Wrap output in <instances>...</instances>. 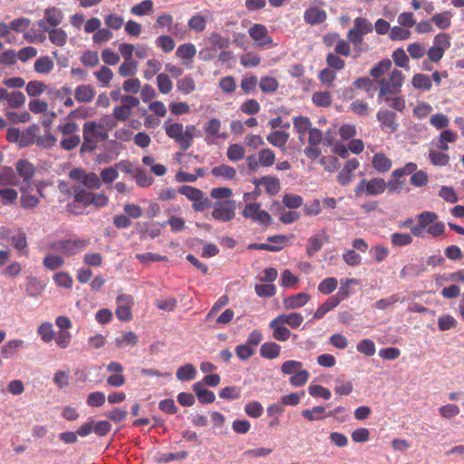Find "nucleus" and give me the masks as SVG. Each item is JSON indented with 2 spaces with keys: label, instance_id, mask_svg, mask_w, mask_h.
<instances>
[{
  "label": "nucleus",
  "instance_id": "f257e3e1",
  "mask_svg": "<svg viewBox=\"0 0 464 464\" xmlns=\"http://www.w3.org/2000/svg\"><path fill=\"white\" fill-rule=\"evenodd\" d=\"M211 216L215 220L229 222L235 218L237 203L233 199L216 201L212 203Z\"/></svg>",
  "mask_w": 464,
  "mask_h": 464
},
{
  "label": "nucleus",
  "instance_id": "f03ea898",
  "mask_svg": "<svg viewBox=\"0 0 464 464\" xmlns=\"http://www.w3.org/2000/svg\"><path fill=\"white\" fill-rule=\"evenodd\" d=\"M89 244L85 239H66L50 243L49 248L53 251H60L66 256H74L82 250Z\"/></svg>",
  "mask_w": 464,
  "mask_h": 464
},
{
  "label": "nucleus",
  "instance_id": "7ed1b4c3",
  "mask_svg": "<svg viewBox=\"0 0 464 464\" xmlns=\"http://www.w3.org/2000/svg\"><path fill=\"white\" fill-rule=\"evenodd\" d=\"M96 121H86L83 124V143L81 147V152H92L97 147L98 139L94 134Z\"/></svg>",
  "mask_w": 464,
  "mask_h": 464
},
{
  "label": "nucleus",
  "instance_id": "20e7f679",
  "mask_svg": "<svg viewBox=\"0 0 464 464\" xmlns=\"http://www.w3.org/2000/svg\"><path fill=\"white\" fill-rule=\"evenodd\" d=\"M117 308H116V316L120 321L128 322L131 319L132 314L130 312V308L133 304V297L130 295H120L117 297Z\"/></svg>",
  "mask_w": 464,
  "mask_h": 464
},
{
  "label": "nucleus",
  "instance_id": "39448f33",
  "mask_svg": "<svg viewBox=\"0 0 464 464\" xmlns=\"http://www.w3.org/2000/svg\"><path fill=\"white\" fill-rule=\"evenodd\" d=\"M396 113L389 110H381L376 114V118L381 123V129L382 130H389L392 133L395 132L399 127V124L396 122Z\"/></svg>",
  "mask_w": 464,
  "mask_h": 464
},
{
  "label": "nucleus",
  "instance_id": "423d86ee",
  "mask_svg": "<svg viewBox=\"0 0 464 464\" xmlns=\"http://www.w3.org/2000/svg\"><path fill=\"white\" fill-rule=\"evenodd\" d=\"M250 37L256 43V45L264 47L272 43L271 37L267 34V29L265 25L255 24L248 30Z\"/></svg>",
  "mask_w": 464,
  "mask_h": 464
},
{
  "label": "nucleus",
  "instance_id": "0eeeda50",
  "mask_svg": "<svg viewBox=\"0 0 464 464\" xmlns=\"http://www.w3.org/2000/svg\"><path fill=\"white\" fill-rule=\"evenodd\" d=\"M165 130L167 135L173 139L183 150L188 149V142L185 141L183 139V125L181 123H171L168 125V123L165 122Z\"/></svg>",
  "mask_w": 464,
  "mask_h": 464
},
{
  "label": "nucleus",
  "instance_id": "6e6552de",
  "mask_svg": "<svg viewBox=\"0 0 464 464\" xmlns=\"http://www.w3.org/2000/svg\"><path fill=\"white\" fill-rule=\"evenodd\" d=\"M16 171L23 178L24 183L28 184L34 175L35 169L27 160H20L16 163Z\"/></svg>",
  "mask_w": 464,
  "mask_h": 464
},
{
  "label": "nucleus",
  "instance_id": "1a4fd4ad",
  "mask_svg": "<svg viewBox=\"0 0 464 464\" xmlns=\"http://www.w3.org/2000/svg\"><path fill=\"white\" fill-rule=\"evenodd\" d=\"M95 96V91L90 84H82L76 87L74 92L75 100L79 102H91Z\"/></svg>",
  "mask_w": 464,
  "mask_h": 464
},
{
  "label": "nucleus",
  "instance_id": "9d476101",
  "mask_svg": "<svg viewBox=\"0 0 464 464\" xmlns=\"http://www.w3.org/2000/svg\"><path fill=\"white\" fill-rule=\"evenodd\" d=\"M310 300L309 295L299 293L295 295L285 297L283 301L285 309H296L304 306Z\"/></svg>",
  "mask_w": 464,
  "mask_h": 464
},
{
  "label": "nucleus",
  "instance_id": "9b49d317",
  "mask_svg": "<svg viewBox=\"0 0 464 464\" xmlns=\"http://www.w3.org/2000/svg\"><path fill=\"white\" fill-rule=\"evenodd\" d=\"M304 20L309 24H319L326 20V12L317 7H310L304 12Z\"/></svg>",
  "mask_w": 464,
  "mask_h": 464
},
{
  "label": "nucleus",
  "instance_id": "f8f14e48",
  "mask_svg": "<svg viewBox=\"0 0 464 464\" xmlns=\"http://www.w3.org/2000/svg\"><path fill=\"white\" fill-rule=\"evenodd\" d=\"M73 193L74 201L83 205L84 207H88L92 205V198L93 193L86 190L79 186H73L72 188Z\"/></svg>",
  "mask_w": 464,
  "mask_h": 464
},
{
  "label": "nucleus",
  "instance_id": "ddd939ff",
  "mask_svg": "<svg viewBox=\"0 0 464 464\" xmlns=\"http://www.w3.org/2000/svg\"><path fill=\"white\" fill-rule=\"evenodd\" d=\"M284 324V323H276V318L269 324L270 328L274 330L273 337L277 341H286L291 335L290 330L285 327Z\"/></svg>",
  "mask_w": 464,
  "mask_h": 464
},
{
  "label": "nucleus",
  "instance_id": "4468645a",
  "mask_svg": "<svg viewBox=\"0 0 464 464\" xmlns=\"http://www.w3.org/2000/svg\"><path fill=\"white\" fill-rule=\"evenodd\" d=\"M341 302L339 296H330L320 305L314 314V319H321L326 313L336 307Z\"/></svg>",
  "mask_w": 464,
  "mask_h": 464
},
{
  "label": "nucleus",
  "instance_id": "2eb2a0df",
  "mask_svg": "<svg viewBox=\"0 0 464 464\" xmlns=\"http://www.w3.org/2000/svg\"><path fill=\"white\" fill-rule=\"evenodd\" d=\"M304 318L299 313H291L289 314H280L276 317V323H284L292 328H297L302 324Z\"/></svg>",
  "mask_w": 464,
  "mask_h": 464
},
{
  "label": "nucleus",
  "instance_id": "dca6fc26",
  "mask_svg": "<svg viewBox=\"0 0 464 464\" xmlns=\"http://www.w3.org/2000/svg\"><path fill=\"white\" fill-rule=\"evenodd\" d=\"M386 182L383 179L375 178L367 181L366 194L370 196H377L384 192Z\"/></svg>",
  "mask_w": 464,
  "mask_h": 464
},
{
  "label": "nucleus",
  "instance_id": "f3484780",
  "mask_svg": "<svg viewBox=\"0 0 464 464\" xmlns=\"http://www.w3.org/2000/svg\"><path fill=\"white\" fill-rule=\"evenodd\" d=\"M27 190L28 188L24 186L20 188V191L22 192V196L20 198L21 207L24 209H34L38 206L40 200L35 196L27 194Z\"/></svg>",
  "mask_w": 464,
  "mask_h": 464
},
{
  "label": "nucleus",
  "instance_id": "a211bd4d",
  "mask_svg": "<svg viewBox=\"0 0 464 464\" xmlns=\"http://www.w3.org/2000/svg\"><path fill=\"white\" fill-rule=\"evenodd\" d=\"M44 18L49 25L56 27L62 23L63 15L60 9L49 7L44 10Z\"/></svg>",
  "mask_w": 464,
  "mask_h": 464
},
{
  "label": "nucleus",
  "instance_id": "6ab92c4d",
  "mask_svg": "<svg viewBox=\"0 0 464 464\" xmlns=\"http://www.w3.org/2000/svg\"><path fill=\"white\" fill-rule=\"evenodd\" d=\"M281 347L273 342L265 343L260 347V355L266 359H275L280 353Z\"/></svg>",
  "mask_w": 464,
  "mask_h": 464
},
{
  "label": "nucleus",
  "instance_id": "aec40b11",
  "mask_svg": "<svg viewBox=\"0 0 464 464\" xmlns=\"http://www.w3.org/2000/svg\"><path fill=\"white\" fill-rule=\"evenodd\" d=\"M328 240V236L324 234V239L319 235L312 237L308 239V245L306 247V253L309 257H312L316 252H318L323 245L324 241Z\"/></svg>",
  "mask_w": 464,
  "mask_h": 464
},
{
  "label": "nucleus",
  "instance_id": "412c9836",
  "mask_svg": "<svg viewBox=\"0 0 464 464\" xmlns=\"http://www.w3.org/2000/svg\"><path fill=\"white\" fill-rule=\"evenodd\" d=\"M258 184L264 185L266 191L270 195H276L280 190V181L275 177L265 176L259 180Z\"/></svg>",
  "mask_w": 464,
  "mask_h": 464
},
{
  "label": "nucleus",
  "instance_id": "4be33fe9",
  "mask_svg": "<svg viewBox=\"0 0 464 464\" xmlns=\"http://www.w3.org/2000/svg\"><path fill=\"white\" fill-rule=\"evenodd\" d=\"M372 166L379 172H386L392 167V161L382 153H376L372 158Z\"/></svg>",
  "mask_w": 464,
  "mask_h": 464
},
{
  "label": "nucleus",
  "instance_id": "5701e85b",
  "mask_svg": "<svg viewBox=\"0 0 464 464\" xmlns=\"http://www.w3.org/2000/svg\"><path fill=\"white\" fill-rule=\"evenodd\" d=\"M289 139V134L285 131L282 130H276L272 133H270L266 140L268 142H270L272 145L284 148L285 147V144Z\"/></svg>",
  "mask_w": 464,
  "mask_h": 464
},
{
  "label": "nucleus",
  "instance_id": "b1692460",
  "mask_svg": "<svg viewBox=\"0 0 464 464\" xmlns=\"http://www.w3.org/2000/svg\"><path fill=\"white\" fill-rule=\"evenodd\" d=\"M38 130V126L33 125L23 131L19 140L20 147H26L33 144Z\"/></svg>",
  "mask_w": 464,
  "mask_h": 464
},
{
  "label": "nucleus",
  "instance_id": "393cba45",
  "mask_svg": "<svg viewBox=\"0 0 464 464\" xmlns=\"http://www.w3.org/2000/svg\"><path fill=\"white\" fill-rule=\"evenodd\" d=\"M196 368L190 364L187 363L181 367H179L176 372V376L179 381H191L196 377Z\"/></svg>",
  "mask_w": 464,
  "mask_h": 464
},
{
  "label": "nucleus",
  "instance_id": "a878e982",
  "mask_svg": "<svg viewBox=\"0 0 464 464\" xmlns=\"http://www.w3.org/2000/svg\"><path fill=\"white\" fill-rule=\"evenodd\" d=\"M294 127L300 135L299 139L302 140V136L312 129V123L307 117L298 116L294 118Z\"/></svg>",
  "mask_w": 464,
  "mask_h": 464
},
{
  "label": "nucleus",
  "instance_id": "bb28decb",
  "mask_svg": "<svg viewBox=\"0 0 464 464\" xmlns=\"http://www.w3.org/2000/svg\"><path fill=\"white\" fill-rule=\"evenodd\" d=\"M53 66V62L49 56H41L34 62V70L38 73H48Z\"/></svg>",
  "mask_w": 464,
  "mask_h": 464
},
{
  "label": "nucleus",
  "instance_id": "cd10ccee",
  "mask_svg": "<svg viewBox=\"0 0 464 464\" xmlns=\"http://www.w3.org/2000/svg\"><path fill=\"white\" fill-rule=\"evenodd\" d=\"M0 185L2 186H18L19 179L15 176L13 169L5 168L0 173Z\"/></svg>",
  "mask_w": 464,
  "mask_h": 464
},
{
  "label": "nucleus",
  "instance_id": "c85d7f7f",
  "mask_svg": "<svg viewBox=\"0 0 464 464\" xmlns=\"http://www.w3.org/2000/svg\"><path fill=\"white\" fill-rule=\"evenodd\" d=\"M412 85L416 89L429 91L431 89L432 82L429 75L416 73L412 78Z\"/></svg>",
  "mask_w": 464,
  "mask_h": 464
},
{
  "label": "nucleus",
  "instance_id": "c756f323",
  "mask_svg": "<svg viewBox=\"0 0 464 464\" xmlns=\"http://www.w3.org/2000/svg\"><path fill=\"white\" fill-rule=\"evenodd\" d=\"M211 172L216 177H224L230 180L234 179L237 176L236 169L233 167L225 164L213 168Z\"/></svg>",
  "mask_w": 464,
  "mask_h": 464
},
{
  "label": "nucleus",
  "instance_id": "7c9ffc66",
  "mask_svg": "<svg viewBox=\"0 0 464 464\" xmlns=\"http://www.w3.org/2000/svg\"><path fill=\"white\" fill-rule=\"evenodd\" d=\"M22 340H12L6 343L1 349V354L4 358L8 359L16 354L19 347L23 344Z\"/></svg>",
  "mask_w": 464,
  "mask_h": 464
},
{
  "label": "nucleus",
  "instance_id": "2f4dec72",
  "mask_svg": "<svg viewBox=\"0 0 464 464\" xmlns=\"http://www.w3.org/2000/svg\"><path fill=\"white\" fill-rule=\"evenodd\" d=\"M392 67V62L390 59H383L379 62L374 67H372L370 71V75L375 79L382 77L386 72H388Z\"/></svg>",
  "mask_w": 464,
  "mask_h": 464
},
{
  "label": "nucleus",
  "instance_id": "473e14b6",
  "mask_svg": "<svg viewBox=\"0 0 464 464\" xmlns=\"http://www.w3.org/2000/svg\"><path fill=\"white\" fill-rule=\"evenodd\" d=\"M49 40L57 46H63L67 41V34L62 28H53L49 31Z\"/></svg>",
  "mask_w": 464,
  "mask_h": 464
},
{
  "label": "nucleus",
  "instance_id": "72a5a7b5",
  "mask_svg": "<svg viewBox=\"0 0 464 464\" xmlns=\"http://www.w3.org/2000/svg\"><path fill=\"white\" fill-rule=\"evenodd\" d=\"M25 290L29 296L35 297L42 294L44 285L37 278L30 277L26 284Z\"/></svg>",
  "mask_w": 464,
  "mask_h": 464
},
{
  "label": "nucleus",
  "instance_id": "f704fd0d",
  "mask_svg": "<svg viewBox=\"0 0 464 464\" xmlns=\"http://www.w3.org/2000/svg\"><path fill=\"white\" fill-rule=\"evenodd\" d=\"M451 14L449 11H445L440 14H436L432 16L431 21L440 28L447 29L450 26Z\"/></svg>",
  "mask_w": 464,
  "mask_h": 464
},
{
  "label": "nucleus",
  "instance_id": "c9c22d12",
  "mask_svg": "<svg viewBox=\"0 0 464 464\" xmlns=\"http://www.w3.org/2000/svg\"><path fill=\"white\" fill-rule=\"evenodd\" d=\"M353 29L364 35L371 33L373 29V26L372 23L366 18L357 17L353 21Z\"/></svg>",
  "mask_w": 464,
  "mask_h": 464
},
{
  "label": "nucleus",
  "instance_id": "e433bc0d",
  "mask_svg": "<svg viewBox=\"0 0 464 464\" xmlns=\"http://www.w3.org/2000/svg\"><path fill=\"white\" fill-rule=\"evenodd\" d=\"M82 185L88 189H99L102 187V180L94 172H86Z\"/></svg>",
  "mask_w": 464,
  "mask_h": 464
},
{
  "label": "nucleus",
  "instance_id": "4c0bfd02",
  "mask_svg": "<svg viewBox=\"0 0 464 464\" xmlns=\"http://www.w3.org/2000/svg\"><path fill=\"white\" fill-rule=\"evenodd\" d=\"M325 412V409L323 406H315L312 409H306L302 411V416L310 421L319 420L323 419V413Z\"/></svg>",
  "mask_w": 464,
  "mask_h": 464
},
{
  "label": "nucleus",
  "instance_id": "58836bf2",
  "mask_svg": "<svg viewBox=\"0 0 464 464\" xmlns=\"http://www.w3.org/2000/svg\"><path fill=\"white\" fill-rule=\"evenodd\" d=\"M26 92L31 97L41 95L45 90L46 85L40 81H30L26 85Z\"/></svg>",
  "mask_w": 464,
  "mask_h": 464
},
{
  "label": "nucleus",
  "instance_id": "ea45409f",
  "mask_svg": "<svg viewBox=\"0 0 464 464\" xmlns=\"http://www.w3.org/2000/svg\"><path fill=\"white\" fill-rule=\"evenodd\" d=\"M134 178L137 184L143 188L150 186L154 180L153 177L150 173L140 169H137L135 170Z\"/></svg>",
  "mask_w": 464,
  "mask_h": 464
},
{
  "label": "nucleus",
  "instance_id": "a19ab883",
  "mask_svg": "<svg viewBox=\"0 0 464 464\" xmlns=\"http://www.w3.org/2000/svg\"><path fill=\"white\" fill-rule=\"evenodd\" d=\"M381 83V88L379 91V99H385L386 95L389 94H398L401 92V90L397 89L395 86L391 84L387 79L382 78L379 80Z\"/></svg>",
  "mask_w": 464,
  "mask_h": 464
},
{
  "label": "nucleus",
  "instance_id": "79ce46f5",
  "mask_svg": "<svg viewBox=\"0 0 464 464\" xmlns=\"http://www.w3.org/2000/svg\"><path fill=\"white\" fill-rule=\"evenodd\" d=\"M245 149L240 144H232L228 147L227 151V158L232 161H237L244 158L245 156Z\"/></svg>",
  "mask_w": 464,
  "mask_h": 464
},
{
  "label": "nucleus",
  "instance_id": "37998d69",
  "mask_svg": "<svg viewBox=\"0 0 464 464\" xmlns=\"http://www.w3.org/2000/svg\"><path fill=\"white\" fill-rule=\"evenodd\" d=\"M196 54V48L192 44H183L176 51V55L181 59H192Z\"/></svg>",
  "mask_w": 464,
  "mask_h": 464
},
{
  "label": "nucleus",
  "instance_id": "c03bdc74",
  "mask_svg": "<svg viewBox=\"0 0 464 464\" xmlns=\"http://www.w3.org/2000/svg\"><path fill=\"white\" fill-rule=\"evenodd\" d=\"M313 102L321 107H327L332 103V97L329 92H316L312 97Z\"/></svg>",
  "mask_w": 464,
  "mask_h": 464
},
{
  "label": "nucleus",
  "instance_id": "a18cd8bd",
  "mask_svg": "<svg viewBox=\"0 0 464 464\" xmlns=\"http://www.w3.org/2000/svg\"><path fill=\"white\" fill-rule=\"evenodd\" d=\"M259 163L264 167H270L275 163L276 156L272 150L263 149L258 153Z\"/></svg>",
  "mask_w": 464,
  "mask_h": 464
},
{
  "label": "nucleus",
  "instance_id": "49530a36",
  "mask_svg": "<svg viewBox=\"0 0 464 464\" xmlns=\"http://www.w3.org/2000/svg\"><path fill=\"white\" fill-rule=\"evenodd\" d=\"M212 202L211 200L205 197L204 193H201L197 197V199L193 200L192 208L197 212L204 211L207 208H211Z\"/></svg>",
  "mask_w": 464,
  "mask_h": 464
},
{
  "label": "nucleus",
  "instance_id": "de8ad7c7",
  "mask_svg": "<svg viewBox=\"0 0 464 464\" xmlns=\"http://www.w3.org/2000/svg\"><path fill=\"white\" fill-rule=\"evenodd\" d=\"M153 9V2L151 0H144L140 4L131 7L130 13L135 15H144Z\"/></svg>",
  "mask_w": 464,
  "mask_h": 464
},
{
  "label": "nucleus",
  "instance_id": "09e8293b",
  "mask_svg": "<svg viewBox=\"0 0 464 464\" xmlns=\"http://www.w3.org/2000/svg\"><path fill=\"white\" fill-rule=\"evenodd\" d=\"M429 158L433 165L438 166H445L450 160L448 154L433 150H430Z\"/></svg>",
  "mask_w": 464,
  "mask_h": 464
},
{
  "label": "nucleus",
  "instance_id": "8fccbe9b",
  "mask_svg": "<svg viewBox=\"0 0 464 464\" xmlns=\"http://www.w3.org/2000/svg\"><path fill=\"white\" fill-rule=\"evenodd\" d=\"M259 87L264 92H275L277 90L278 82L274 77H263L259 82Z\"/></svg>",
  "mask_w": 464,
  "mask_h": 464
},
{
  "label": "nucleus",
  "instance_id": "3c124183",
  "mask_svg": "<svg viewBox=\"0 0 464 464\" xmlns=\"http://www.w3.org/2000/svg\"><path fill=\"white\" fill-rule=\"evenodd\" d=\"M337 284L336 278L328 277L319 284L318 290L324 295H329L336 289Z\"/></svg>",
  "mask_w": 464,
  "mask_h": 464
},
{
  "label": "nucleus",
  "instance_id": "603ef678",
  "mask_svg": "<svg viewBox=\"0 0 464 464\" xmlns=\"http://www.w3.org/2000/svg\"><path fill=\"white\" fill-rule=\"evenodd\" d=\"M208 41L212 46L217 47L218 49H227L230 44V41L228 38L223 37L221 34L217 33L211 34L208 38Z\"/></svg>",
  "mask_w": 464,
  "mask_h": 464
},
{
  "label": "nucleus",
  "instance_id": "864d4df0",
  "mask_svg": "<svg viewBox=\"0 0 464 464\" xmlns=\"http://www.w3.org/2000/svg\"><path fill=\"white\" fill-rule=\"evenodd\" d=\"M0 198H2V203L4 205L13 204L18 198V192L15 189L10 188H0Z\"/></svg>",
  "mask_w": 464,
  "mask_h": 464
},
{
  "label": "nucleus",
  "instance_id": "5fc2aeb1",
  "mask_svg": "<svg viewBox=\"0 0 464 464\" xmlns=\"http://www.w3.org/2000/svg\"><path fill=\"white\" fill-rule=\"evenodd\" d=\"M137 72V62L124 61L119 68V73L122 77L133 76Z\"/></svg>",
  "mask_w": 464,
  "mask_h": 464
},
{
  "label": "nucleus",
  "instance_id": "6e6d98bb",
  "mask_svg": "<svg viewBox=\"0 0 464 464\" xmlns=\"http://www.w3.org/2000/svg\"><path fill=\"white\" fill-rule=\"evenodd\" d=\"M158 47L161 48L164 53H169L175 48L174 40L169 35H160L156 40Z\"/></svg>",
  "mask_w": 464,
  "mask_h": 464
},
{
  "label": "nucleus",
  "instance_id": "4d7b16f0",
  "mask_svg": "<svg viewBox=\"0 0 464 464\" xmlns=\"http://www.w3.org/2000/svg\"><path fill=\"white\" fill-rule=\"evenodd\" d=\"M392 59L397 66L401 68H409V57L402 48H398L393 52Z\"/></svg>",
  "mask_w": 464,
  "mask_h": 464
},
{
  "label": "nucleus",
  "instance_id": "13d9d810",
  "mask_svg": "<svg viewBox=\"0 0 464 464\" xmlns=\"http://www.w3.org/2000/svg\"><path fill=\"white\" fill-rule=\"evenodd\" d=\"M53 280L58 286L72 288V278L70 276L68 273L59 272L53 276Z\"/></svg>",
  "mask_w": 464,
  "mask_h": 464
},
{
  "label": "nucleus",
  "instance_id": "bf43d9fd",
  "mask_svg": "<svg viewBox=\"0 0 464 464\" xmlns=\"http://www.w3.org/2000/svg\"><path fill=\"white\" fill-rule=\"evenodd\" d=\"M206 18L200 14L192 16L188 23V27L196 32H202L206 28Z\"/></svg>",
  "mask_w": 464,
  "mask_h": 464
},
{
  "label": "nucleus",
  "instance_id": "052dcab7",
  "mask_svg": "<svg viewBox=\"0 0 464 464\" xmlns=\"http://www.w3.org/2000/svg\"><path fill=\"white\" fill-rule=\"evenodd\" d=\"M94 75L103 85L108 86L113 77V72L109 67L102 66L99 71L94 72Z\"/></svg>",
  "mask_w": 464,
  "mask_h": 464
},
{
  "label": "nucleus",
  "instance_id": "680f3d73",
  "mask_svg": "<svg viewBox=\"0 0 464 464\" xmlns=\"http://www.w3.org/2000/svg\"><path fill=\"white\" fill-rule=\"evenodd\" d=\"M392 243L397 246H404L412 242V237L407 233H394L391 237Z\"/></svg>",
  "mask_w": 464,
  "mask_h": 464
},
{
  "label": "nucleus",
  "instance_id": "e2e57ef3",
  "mask_svg": "<svg viewBox=\"0 0 464 464\" xmlns=\"http://www.w3.org/2000/svg\"><path fill=\"white\" fill-rule=\"evenodd\" d=\"M256 293L261 297H272L276 295V286L271 284H260L255 286Z\"/></svg>",
  "mask_w": 464,
  "mask_h": 464
},
{
  "label": "nucleus",
  "instance_id": "0e129e2a",
  "mask_svg": "<svg viewBox=\"0 0 464 464\" xmlns=\"http://www.w3.org/2000/svg\"><path fill=\"white\" fill-rule=\"evenodd\" d=\"M137 342L138 337L131 331L124 333L121 337H117L115 340V343L119 347L122 346L123 344L134 345L137 343Z\"/></svg>",
  "mask_w": 464,
  "mask_h": 464
},
{
  "label": "nucleus",
  "instance_id": "69168bd1",
  "mask_svg": "<svg viewBox=\"0 0 464 464\" xmlns=\"http://www.w3.org/2000/svg\"><path fill=\"white\" fill-rule=\"evenodd\" d=\"M157 83L160 92L169 93L172 89V82L167 74L160 73L157 76Z\"/></svg>",
  "mask_w": 464,
  "mask_h": 464
},
{
  "label": "nucleus",
  "instance_id": "338daca9",
  "mask_svg": "<svg viewBox=\"0 0 464 464\" xmlns=\"http://www.w3.org/2000/svg\"><path fill=\"white\" fill-rule=\"evenodd\" d=\"M177 88L183 93L188 94L194 91L195 82L191 77L186 76L178 82Z\"/></svg>",
  "mask_w": 464,
  "mask_h": 464
},
{
  "label": "nucleus",
  "instance_id": "774afa93",
  "mask_svg": "<svg viewBox=\"0 0 464 464\" xmlns=\"http://www.w3.org/2000/svg\"><path fill=\"white\" fill-rule=\"evenodd\" d=\"M357 350L367 356H372L375 353V345L372 340L363 339L357 344Z\"/></svg>",
  "mask_w": 464,
  "mask_h": 464
}]
</instances>
